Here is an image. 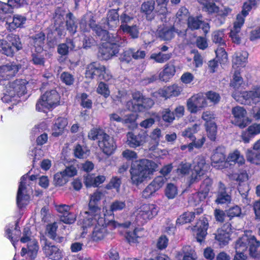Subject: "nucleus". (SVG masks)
<instances>
[{
	"label": "nucleus",
	"mask_w": 260,
	"mask_h": 260,
	"mask_svg": "<svg viewBox=\"0 0 260 260\" xmlns=\"http://www.w3.org/2000/svg\"><path fill=\"white\" fill-rule=\"evenodd\" d=\"M193 165V171L189 178L190 184L198 182L209 167L206 162L205 157L201 155L198 156L194 159Z\"/></svg>",
	"instance_id": "nucleus-12"
},
{
	"label": "nucleus",
	"mask_w": 260,
	"mask_h": 260,
	"mask_svg": "<svg viewBox=\"0 0 260 260\" xmlns=\"http://www.w3.org/2000/svg\"><path fill=\"white\" fill-rule=\"evenodd\" d=\"M194 217L195 213L189 211L184 212L177 218L176 224L178 225H182L190 222L193 220Z\"/></svg>",
	"instance_id": "nucleus-44"
},
{
	"label": "nucleus",
	"mask_w": 260,
	"mask_h": 260,
	"mask_svg": "<svg viewBox=\"0 0 260 260\" xmlns=\"http://www.w3.org/2000/svg\"><path fill=\"white\" fill-rule=\"evenodd\" d=\"M27 248H22L21 250V255H24L27 253L30 256L34 257L36 255L38 250V245L37 242L32 240L27 242Z\"/></svg>",
	"instance_id": "nucleus-41"
},
{
	"label": "nucleus",
	"mask_w": 260,
	"mask_h": 260,
	"mask_svg": "<svg viewBox=\"0 0 260 260\" xmlns=\"http://www.w3.org/2000/svg\"><path fill=\"white\" fill-rule=\"evenodd\" d=\"M232 233V225L230 223H225L217 231L215 234V238L218 242L221 247L227 245L231 240Z\"/></svg>",
	"instance_id": "nucleus-19"
},
{
	"label": "nucleus",
	"mask_w": 260,
	"mask_h": 260,
	"mask_svg": "<svg viewBox=\"0 0 260 260\" xmlns=\"http://www.w3.org/2000/svg\"><path fill=\"white\" fill-rule=\"evenodd\" d=\"M207 132L208 137L211 140L214 141L216 139L217 127L215 122H211L205 125Z\"/></svg>",
	"instance_id": "nucleus-63"
},
{
	"label": "nucleus",
	"mask_w": 260,
	"mask_h": 260,
	"mask_svg": "<svg viewBox=\"0 0 260 260\" xmlns=\"http://www.w3.org/2000/svg\"><path fill=\"white\" fill-rule=\"evenodd\" d=\"M212 180L210 178L206 179L201 185L200 192L196 196L200 198L201 197L205 198L210 190Z\"/></svg>",
	"instance_id": "nucleus-48"
},
{
	"label": "nucleus",
	"mask_w": 260,
	"mask_h": 260,
	"mask_svg": "<svg viewBox=\"0 0 260 260\" xmlns=\"http://www.w3.org/2000/svg\"><path fill=\"white\" fill-rule=\"evenodd\" d=\"M106 213L103 215L94 216L93 217H83L80 221L83 232L81 237H84L87 233V229L94 226L90 238L98 242L103 240L108 234V229L112 230L117 228L123 227V223L120 224L115 220L106 219Z\"/></svg>",
	"instance_id": "nucleus-1"
},
{
	"label": "nucleus",
	"mask_w": 260,
	"mask_h": 260,
	"mask_svg": "<svg viewBox=\"0 0 260 260\" xmlns=\"http://www.w3.org/2000/svg\"><path fill=\"white\" fill-rule=\"evenodd\" d=\"M208 228V223L206 219H203L197 222V225L194 226L192 230L196 235L198 242L201 243L204 241L207 235V230Z\"/></svg>",
	"instance_id": "nucleus-28"
},
{
	"label": "nucleus",
	"mask_w": 260,
	"mask_h": 260,
	"mask_svg": "<svg viewBox=\"0 0 260 260\" xmlns=\"http://www.w3.org/2000/svg\"><path fill=\"white\" fill-rule=\"evenodd\" d=\"M28 82L25 79H16L9 81L4 86L1 99L4 103H16L19 98L26 92V85Z\"/></svg>",
	"instance_id": "nucleus-5"
},
{
	"label": "nucleus",
	"mask_w": 260,
	"mask_h": 260,
	"mask_svg": "<svg viewBox=\"0 0 260 260\" xmlns=\"http://www.w3.org/2000/svg\"><path fill=\"white\" fill-rule=\"evenodd\" d=\"M171 54H164L161 52L158 53H152L150 56V59L154 60L158 63H164L169 60L171 57Z\"/></svg>",
	"instance_id": "nucleus-55"
},
{
	"label": "nucleus",
	"mask_w": 260,
	"mask_h": 260,
	"mask_svg": "<svg viewBox=\"0 0 260 260\" xmlns=\"http://www.w3.org/2000/svg\"><path fill=\"white\" fill-rule=\"evenodd\" d=\"M158 207L154 204H144L137 209L132 215V221L125 222L123 223V228H131L133 231H126L125 238L129 243L137 242V239L142 236L139 234L141 228H136L138 225H143L149 220L155 217L158 213Z\"/></svg>",
	"instance_id": "nucleus-2"
},
{
	"label": "nucleus",
	"mask_w": 260,
	"mask_h": 260,
	"mask_svg": "<svg viewBox=\"0 0 260 260\" xmlns=\"http://www.w3.org/2000/svg\"><path fill=\"white\" fill-rule=\"evenodd\" d=\"M58 228L57 222H53L47 225L46 228V232L48 236L52 239L55 240L57 242L61 243L64 241V237H59L56 235V230Z\"/></svg>",
	"instance_id": "nucleus-38"
},
{
	"label": "nucleus",
	"mask_w": 260,
	"mask_h": 260,
	"mask_svg": "<svg viewBox=\"0 0 260 260\" xmlns=\"http://www.w3.org/2000/svg\"><path fill=\"white\" fill-rule=\"evenodd\" d=\"M155 2L153 0L144 2L141 5V12L146 15L147 17L151 14L154 10Z\"/></svg>",
	"instance_id": "nucleus-52"
},
{
	"label": "nucleus",
	"mask_w": 260,
	"mask_h": 260,
	"mask_svg": "<svg viewBox=\"0 0 260 260\" xmlns=\"http://www.w3.org/2000/svg\"><path fill=\"white\" fill-rule=\"evenodd\" d=\"M191 164L186 161H182L178 166L176 172L179 175L188 174L191 170Z\"/></svg>",
	"instance_id": "nucleus-56"
},
{
	"label": "nucleus",
	"mask_w": 260,
	"mask_h": 260,
	"mask_svg": "<svg viewBox=\"0 0 260 260\" xmlns=\"http://www.w3.org/2000/svg\"><path fill=\"white\" fill-rule=\"evenodd\" d=\"M158 165L154 161L141 159L133 161L130 168L131 180L133 184L139 185L150 178L156 170Z\"/></svg>",
	"instance_id": "nucleus-4"
},
{
	"label": "nucleus",
	"mask_w": 260,
	"mask_h": 260,
	"mask_svg": "<svg viewBox=\"0 0 260 260\" xmlns=\"http://www.w3.org/2000/svg\"><path fill=\"white\" fill-rule=\"evenodd\" d=\"M199 3L202 5L203 9L209 13H218V15L225 17L232 12V9L229 7H223V9L219 10V8L216 6L215 2L219 0H198Z\"/></svg>",
	"instance_id": "nucleus-17"
},
{
	"label": "nucleus",
	"mask_w": 260,
	"mask_h": 260,
	"mask_svg": "<svg viewBox=\"0 0 260 260\" xmlns=\"http://www.w3.org/2000/svg\"><path fill=\"white\" fill-rule=\"evenodd\" d=\"M153 104L154 102L151 99L144 97L140 104H135L134 105L133 102H127L126 106L130 111L141 112L145 109L150 108Z\"/></svg>",
	"instance_id": "nucleus-26"
},
{
	"label": "nucleus",
	"mask_w": 260,
	"mask_h": 260,
	"mask_svg": "<svg viewBox=\"0 0 260 260\" xmlns=\"http://www.w3.org/2000/svg\"><path fill=\"white\" fill-rule=\"evenodd\" d=\"M245 154L247 161L251 164L260 165V152H255L253 150L248 149Z\"/></svg>",
	"instance_id": "nucleus-45"
},
{
	"label": "nucleus",
	"mask_w": 260,
	"mask_h": 260,
	"mask_svg": "<svg viewBox=\"0 0 260 260\" xmlns=\"http://www.w3.org/2000/svg\"><path fill=\"white\" fill-rule=\"evenodd\" d=\"M121 31H123L124 33L129 34L133 39H136L139 37V28L136 24H134L131 26L120 25L118 32L120 33Z\"/></svg>",
	"instance_id": "nucleus-39"
},
{
	"label": "nucleus",
	"mask_w": 260,
	"mask_h": 260,
	"mask_svg": "<svg viewBox=\"0 0 260 260\" xmlns=\"http://www.w3.org/2000/svg\"><path fill=\"white\" fill-rule=\"evenodd\" d=\"M44 40L45 35L42 32L32 37V43L34 44V46L38 49V51H40L42 49V47L44 44Z\"/></svg>",
	"instance_id": "nucleus-53"
},
{
	"label": "nucleus",
	"mask_w": 260,
	"mask_h": 260,
	"mask_svg": "<svg viewBox=\"0 0 260 260\" xmlns=\"http://www.w3.org/2000/svg\"><path fill=\"white\" fill-rule=\"evenodd\" d=\"M60 96L56 90L52 89L43 94L36 104V110L46 112L59 105Z\"/></svg>",
	"instance_id": "nucleus-8"
},
{
	"label": "nucleus",
	"mask_w": 260,
	"mask_h": 260,
	"mask_svg": "<svg viewBox=\"0 0 260 260\" xmlns=\"http://www.w3.org/2000/svg\"><path fill=\"white\" fill-rule=\"evenodd\" d=\"M200 124L195 123L191 127H188L182 132L181 135L184 138H188L190 140L195 139L194 134L200 129Z\"/></svg>",
	"instance_id": "nucleus-43"
},
{
	"label": "nucleus",
	"mask_w": 260,
	"mask_h": 260,
	"mask_svg": "<svg viewBox=\"0 0 260 260\" xmlns=\"http://www.w3.org/2000/svg\"><path fill=\"white\" fill-rule=\"evenodd\" d=\"M244 21L245 19L241 15L237 16L236 20L234 23V27L231 29L230 34V37L234 43L238 44L240 43V30Z\"/></svg>",
	"instance_id": "nucleus-25"
},
{
	"label": "nucleus",
	"mask_w": 260,
	"mask_h": 260,
	"mask_svg": "<svg viewBox=\"0 0 260 260\" xmlns=\"http://www.w3.org/2000/svg\"><path fill=\"white\" fill-rule=\"evenodd\" d=\"M20 67L14 62H10L0 66V84L5 85L15 76Z\"/></svg>",
	"instance_id": "nucleus-15"
},
{
	"label": "nucleus",
	"mask_w": 260,
	"mask_h": 260,
	"mask_svg": "<svg viewBox=\"0 0 260 260\" xmlns=\"http://www.w3.org/2000/svg\"><path fill=\"white\" fill-rule=\"evenodd\" d=\"M232 96L242 104H256L260 102V88H258L255 91H244L239 94L233 93Z\"/></svg>",
	"instance_id": "nucleus-13"
},
{
	"label": "nucleus",
	"mask_w": 260,
	"mask_h": 260,
	"mask_svg": "<svg viewBox=\"0 0 260 260\" xmlns=\"http://www.w3.org/2000/svg\"><path fill=\"white\" fill-rule=\"evenodd\" d=\"M7 40L0 39V52L7 56H13L15 52L21 50L22 45L19 37L14 34H9Z\"/></svg>",
	"instance_id": "nucleus-9"
},
{
	"label": "nucleus",
	"mask_w": 260,
	"mask_h": 260,
	"mask_svg": "<svg viewBox=\"0 0 260 260\" xmlns=\"http://www.w3.org/2000/svg\"><path fill=\"white\" fill-rule=\"evenodd\" d=\"M119 14L118 9H112L109 11L107 18V25L109 29H113L119 24Z\"/></svg>",
	"instance_id": "nucleus-35"
},
{
	"label": "nucleus",
	"mask_w": 260,
	"mask_h": 260,
	"mask_svg": "<svg viewBox=\"0 0 260 260\" xmlns=\"http://www.w3.org/2000/svg\"><path fill=\"white\" fill-rule=\"evenodd\" d=\"M208 106V101L202 93L193 95L186 101L187 110L191 113H197Z\"/></svg>",
	"instance_id": "nucleus-14"
},
{
	"label": "nucleus",
	"mask_w": 260,
	"mask_h": 260,
	"mask_svg": "<svg viewBox=\"0 0 260 260\" xmlns=\"http://www.w3.org/2000/svg\"><path fill=\"white\" fill-rule=\"evenodd\" d=\"M69 179L61 171L56 173L54 176V182L56 186H63L66 184Z\"/></svg>",
	"instance_id": "nucleus-62"
},
{
	"label": "nucleus",
	"mask_w": 260,
	"mask_h": 260,
	"mask_svg": "<svg viewBox=\"0 0 260 260\" xmlns=\"http://www.w3.org/2000/svg\"><path fill=\"white\" fill-rule=\"evenodd\" d=\"M163 120L168 123H172L175 119L174 113L169 108L164 109L161 112Z\"/></svg>",
	"instance_id": "nucleus-64"
},
{
	"label": "nucleus",
	"mask_w": 260,
	"mask_h": 260,
	"mask_svg": "<svg viewBox=\"0 0 260 260\" xmlns=\"http://www.w3.org/2000/svg\"><path fill=\"white\" fill-rule=\"evenodd\" d=\"M248 179V176L246 172H242L239 174L236 180L239 183L238 190L239 193L243 199L245 200V204H249V201L246 198L248 192L249 191V187L247 183V181Z\"/></svg>",
	"instance_id": "nucleus-24"
},
{
	"label": "nucleus",
	"mask_w": 260,
	"mask_h": 260,
	"mask_svg": "<svg viewBox=\"0 0 260 260\" xmlns=\"http://www.w3.org/2000/svg\"><path fill=\"white\" fill-rule=\"evenodd\" d=\"M176 72L174 61H170L165 65L162 71L159 73V79L161 81L168 82L175 75Z\"/></svg>",
	"instance_id": "nucleus-29"
},
{
	"label": "nucleus",
	"mask_w": 260,
	"mask_h": 260,
	"mask_svg": "<svg viewBox=\"0 0 260 260\" xmlns=\"http://www.w3.org/2000/svg\"><path fill=\"white\" fill-rule=\"evenodd\" d=\"M24 3V0H8V4L0 1V20H4L7 18L9 14L13 12L12 7H20Z\"/></svg>",
	"instance_id": "nucleus-21"
},
{
	"label": "nucleus",
	"mask_w": 260,
	"mask_h": 260,
	"mask_svg": "<svg viewBox=\"0 0 260 260\" xmlns=\"http://www.w3.org/2000/svg\"><path fill=\"white\" fill-rule=\"evenodd\" d=\"M67 29L71 35L74 34L77 31V26L75 21L73 14L69 13L67 15Z\"/></svg>",
	"instance_id": "nucleus-47"
},
{
	"label": "nucleus",
	"mask_w": 260,
	"mask_h": 260,
	"mask_svg": "<svg viewBox=\"0 0 260 260\" xmlns=\"http://www.w3.org/2000/svg\"><path fill=\"white\" fill-rule=\"evenodd\" d=\"M121 22L120 25H129L135 18L134 14L128 12L127 10H125L119 17Z\"/></svg>",
	"instance_id": "nucleus-57"
},
{
	"label": "nucleus",
	"mask_w": 260,
	"mask_h": 260,
	"mask_svg": "<svg viewBox=\"0 0 260 260\" xmlns=\"http://www.w3.org/2000/svg\"><path fill=\"white\" fill-rule=\"evenodd\" d=\"M98 143L100 149L107 155L112 154L116 148L114 139L107 134L104 135Z\"/></svg>",
	"instance_id": "nucleus-22"
},
{
	"label": "nucleus",
	"mask_w": 260,
	"mask_h": 260,
	"mask_svg": "<svg viewBox=\"0 0 260 260\" xmlns=\"http://www.w3.org/2000/svg\"><path fill=\"white\" fill-rule=\"evenodd\" d=\"M248 57V53L245 51L236 52L233 58V67L238 68L244 67Z\"/></svg>",
	"instance_id": "nucleus-33"
},
{
	"label": "nucleus",
	"mask_w": 260,
	"mask_h": 260,
	"mask_svg": "<svg viewBox=\"0 0 260 260\" xmlns=\"http://www.w3.org/2000/svg\"><path fill=\"white\" fill-rule=\"evenodd\" d=\"M178 193V189L176 185L173 183H169L165 189V194L169 199H173Z\"/></svg>",
	"instance_id": "nucleus-60"
},
{
	"label": "nucleus",
	"mask_w": 260,
	"mask_h": 260,
	"mask_svg": "<svg viewBox=\"0 0 260 260\" xmlns=\"http://www.w3.org/2000/svg\"><path fill=\"white\" fill-rule=\"evenodd\" d=\"M85 76L86 78L93 79L98 77L100 79L105 81L110 80L112 76L110 71L104 66L93 62L87 66L86 70Z\"/></svg>",
	"instance_id": "nucleus-10"
},
{
	"label": "nucleus",
	"mask_w": 260,
	"mask_h": 260,
	"mask_svg": "<svg viewBox=\"0 0 260 260\" xmlns=\"http://www.w3.org/2000/svg\"><path fill=\"white\" fill-rule=\"evenodd\" d=\"M256 5L255 0H248L245 2L243 6V9L241 15L244 18L248 14L249 12Z\"/></svg>",
	"instance_id": "nucleus-61"
},
{
	"label": "nucleus",
	"mask_w": 260,
	"mask_h": 260,
	"mask_svg": "<svg viewBox=\"0 0 260 260\" xmlns=\"http://www.w3.org/2000/svg\"><path fill=\"white\" fill-rule=\"evenodd\" d=\"M166 181L164 177L157 176L142 191V197L145 199L153 196L156 191L162 187Z\"/></svg>",
	"instance_id": "nucleus-20"
},
{
	"label": "nucleus",
	"mask_w": 260,
	"mask_h": 260,
	"mask_svg": "<svg viewBox=\"0 0 260 260\" xmlns=\"http://www.w3.org/2000/svg\"><path fill=\"white\" fill-rule=\"evenodd\" d=\"M175 34H177L179 36L185 35V30H180L175 29L174 27L165 26L162 28H159L157 31V36L162 40L169 41L172 39Z\"/></svg>",
	"instance_id": "nucleus-23"
},
{
	"label": "nucleus",
	"mask_w": 260,
	"mask_h": 260,
	"mask_svg": "<svg viewBox=\"0 0 260 260\" xmlns=\"http://www.w3.org/2000/svg\"><path fill=\"white\" fill-rule=\"evenodd\" d=\"M188 10L184 7H181L176 14V23H185L188 17Z\"/></svg>",
	"instance_id": "nucleus-51"
},
{
	"label": "nucleus",
	"mask_w": 260,
	"mask_h": 260,
	"mask_svg": "<svg viewBox=\"0 0 260 260\" xmlns=\"http://www.w3.org/2000/svg\"><path fill=\"white\" fill-rule=\"evenodd\" d=\"M211 159L212 167L217 169L222 170L228 167V163L222 147H218L213 151Z\"/></svg>",
	"instance_id": "nucleus-18"
},
{
	"label": "nucleus",
	"mask_w": 260,
	"mask_h": 260,
	"mask_svg": "<svg viewBox=\"0 0 260 260\" xmlns=\"http://www.w3.org/2000/svg\"><path fill=\"white\" fill-rule=\"evenodd\" d=\"M75 46L72 41H67V43L60 44L58 46L57 52L62 56L66 55L69 52V50H72Z\"/></svg>",
	"instance_id": "nucleus-49"
},
{
	"label": "nucleus",
	"mask_w": 260,
	"mask_h": 260,
	"mask_svg": "<svg viewBox=\"0 0 260 260\" xmlns=\"http://www.w3.org/2000/svg\"><path fill=\"white\" fill-rule=\"evenodd\" d=\"M10 14L5 20H2L6 21V24L8 25V27L10 31L15 29L16 28L21 27L25 23L26 18L25 17L20 15H14L13 17L12 22H9Z\"/></svg>",
	"instance_id": "nucleus-31"
},
{
	"label": "nucleus",
	"mask_w": 260,
	"mask_h": 260,
	"mask_svg": "<svg viewBox=\"0 0 260 260\" xmlns=\"http://www.w3.org/2000/svg\"><path fill=\"white\" fill-rule=\"evenodd\" d=\"M137 117V115L134 113L126 115L122 117V123L124 124L127 125L130 128L134 129L137 126V124L136 122Z\"/></svg>",
	"instance_id": "nucleus-46"
},
{
	"label": "nucleus",
	"mask_w": 260,
	"mask_h": 260,
	"mask_svg": "<svg viewBox=\"0 0 260 260\" xmlns=\"http://www.w3.org/2000/svg\"><path fill=\"white\" fill-rule=\"evenodd\" d=\"M68 125V120L65 118L58 117L56 119L52 127V136L58 137L61 135Z\"/></svg>",
	"instance_id": "nucleus-34"
},
{
	"label": "nucleus",
	"mask_w": 260,
	"mask_h": 260,
	"mask_svg": "<svg viewBox=\"0 0 260 260\" xmlns=\"http://www.w3.org/2000/svg\"><path fill=\"white\" fill-rule=\"evenodd\" d=\"M187 20L188 27L191 30L197 29L201 25V17H188Z\"/></svg>",
	"instance_id": "nucleus-54"
},
{
	"label": "nucleus",
	"mask_w": 260,
	"mask_h": 260,
	"mask_svg": "<svg viewBox=\"0 0 260 260\" xmlns=\"http://www.w3.org/2000/svg\"><path fill=\"white\" fill-rule=\"evenodd\" d=\"M216 58L220 63H224L228 60V55L224 50V46H219L215 51Z\"/></svg>",
	"instance_id": "nucleus-58"
},
{
	"label": "nucleus",
	"mask_w": 260,
	"mask_h": 260,
	"mask_svg": "<svg viewBox=\"0 0 260 260\" xmlns=\"http://www.w3.org/2000/svg\"><path fill=\"white\" fill-rule=\"evenodd\" d=\"M231 201V197L225 191V185L221 182L219 183V190L215 202L217 204H223L229 203Z\"/></svg>",
	"instance_id": "nucleus-36"
},
{
	"label": "nucleus",
	"mask_w": 260,
	"mask_h": 260,
	"mask_svg": "<svg viewBox=\"0 0 260 260\" xmlns=\"http://www.w3.org/2000/svg\"><path fill=\"white\" fill-rule=\"evenodd\" d=\"M182 90V87L176 84L164 87L159 89L157 93L160 96L166 99L170 98L173 96H177L180 95Z\"/></svg>",
	"instance_id": "nucleus-30"
},
{
	"label": "nucleus",
	"mask_w": 260,
	"mask_h": 260,
	"mask_svg": "<svg viewBox=\"0 0 260 260\" xmlns=\"http://www.w3.org/2000/svg\"><path fill=\"white\" fill-rule=\"evenodd\" d=\"M232 117L231 122L233 124L241 128L245 127L249 122L247 117V111L243 107L236 106L232 108Z\"/></svg>",
	"instance_id": "nucleus-16"
},
{
	"label": "nucleus",
	"mask_w": 260,
	"mask_h": 260,
	"mask_svg": "<svg viewBox=\"0 0 260 260\" xmlns=\"http://www.w3.org/2000/svg\"><path fill=\"white\" fill-rule=\"evenodd\" d=\"M13 227V225H11V226L9 225V226L6 227L5 236L10 240L14 247L16 248L15 242H18L19 241V239L21 235V232L17 223H15V228L14 230L13 231V232H12L11 229L10 228L12 229Z\"/></svg>",
	"instance_id": "nucleus-32"
},
{
	"label": "nucleus",
	"mask_w": 260,
	"mask_h": 260,
	"mask_svg": "<svg viewBox=\"0 0 260 260\" xmlns=\"http://www.w3.org/2000/svg\"><path fill=\"white\" fill-rule=\"evenodd\" d=\"M126 204L125 201L116 200L110 205L109 212H108L106 207H103V211L106 212V214L112 215L114 212L122 210L125 208Z\"/></svg>",
	"instance_id": "nucleus-42"
},
{
	"label": "nucleus",
	"mask_w": 260,
	"mask_h": 260,
	"mask_svg": "<svg viewBox=\"0 0 260 260\" xmlns=\"http://www.w3.org/2000/svg\"><path fill=\"white\" fill-rule=\"evenodd\" d=\"M127 136V144L131 148H136L141 145L143 142L142 137L136 135L132 132H128Z\"/></svg>",
	"instance_id": "nucleus-37"
},
{
	"label": "nucleus",
	"mask_w": 260,
	"mask_h": 260,
	"mask_svg": "<svg viewBox=\"0 0 260 260\" xmlns=\"http://www.w3.org/2000/svg\"><path fill=\"white\" fill-rule=\"evenodd\" d=\"M104 196L103 192L98 189L90 195L88 203L89 210L84 213L82 215L83 217H89V218H91L94 217V216L103 215L104 214V213H102L101 209L98 206L99 203Z\"/></svg>",
	"instance_id": "nucleus-11"
},
{
	"label": "nucleus",
	"mask_w": 260,
	"mask_h": 260,
	"mask_svg": "<svg viewBox=\"0 0 260 260\" xmlns=\"http://www.w3.org/2000/svg\"><path fill=\"white\" fill-rule=\"evenodd\" d=\"M184 254L183 260H197V255L195 250L190 246H185L183 248Z\"/></svg>",
	"instance_id": "nucleus-50"
},
{
	"label": "nucleus",
	"mask_w": 260,
	"mask_h": 260,
	"mask_svg": "<svg viewBox=\"0 0 260 260\" xmlns=\"http://www.w3.org/2000/svg\"><path fill=\"white\" fill-rule=\"evenodd\" d=\"M43 251L46 256L52 260H59L62 257L61 251L48 242H45Z\"/></svg>",
	"instance_id": "nucleus-27"
},
{
	"label": "nucleus",
	"mask_w": 260,
	"mask_h": 260,
	"mask_svg": "<svg viewBox=\"0 0 260 260\" xmlns=\"http://www.w3.org/2000/svg\"><path fill=\"white\" fill-rule=\"evenodd\" d=\"M226 161L228 164L230 162H233L238 164L239 166H242L245 164V160L240 152L238 150H235L229 154Z\"/></svg>",
	"instance_id": "nucleus-40"
},
{
	"label": "nucleus",
	"mask_w": 260,
	"mask_h": 260,
	"mask_svg": "<svg viewBox=\"0 0 260 260\" xmlns=\"http://www.w3.org/2000/svg\"><path fill=\"white\" fill-rule=\"evenodd\" d=\"M37 176L28 174L23 175L21 178L17 194V204L19 208H23L27 205L29 202V194L31 192V182L36 180Z\"/></svg>",
	"instance_id": "nucleus-7"
},
{
	"label": "nucleus",
	"mask_w": 260,
	"mask_h": 260,
	"mask_svg": "<svg viewBox=\"0 0 260 260\" xmlns=\"http://www.w3.org/2000/svg\"><path fill=\"white\" fill-rule=\"evenodd\" d=\"M106 133L101 128H93L88 133V138L92 140H98V141Z\"/></svg>",
	"instance_id": "nucleus-59"
},
{
	"label": "nucleus",
	"mask_w": 260,
	"mask_h": 260,
	"mask_svg": "<svg viewBox=\"0 0 260 260\" xmlns=\"http://www.w3.org/2000/svg\"><path fill=\"white\" fill-rule=\"evenodd\" d=\"M89 25L100 39L106 41L100 47L99 51L98 56L101 59H109L118 53V47L124 46L127 44V39L125 37H121L118 35L115 36L112 34L110 35L106 30L97 25L93 20H90Z\"/></svg>",
	"instance_id": "nucleus-3"
},
{
	"label": "nucleus",
	"mask_w": 260,
	"mask_h": 260,
	"mask_svg": "<svg viewBox=\"0 0 260 260\" xmlns=\"http://www.w3.org/2000/svg\"><path fill=\"white\" fill-rule=\"evenodd\" d=\"M259 246L260 242L255 237L247 233L238 239L236 242L235 248L236 253H243L248 248L249 254L252 257L259 258L260 253L257 251V248Z\"/></svg>",
	"instance_id": "nucleus-6"
}]
</instances>
